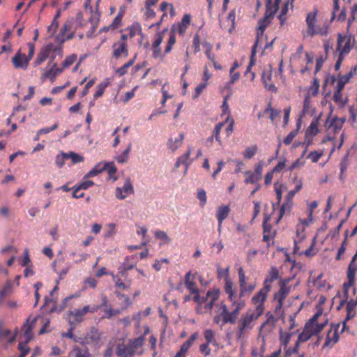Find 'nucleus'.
Wrapping results in <instances>:
<instances>
[{
    "label": "nucleus",
    "mask_w": 357,
    "mask_h": 357,
    "mask_svg": "<svg viewBox=\"0 0 357 357\" xmlns=\"http://www.w3.org/2000/svg\"><path fill=\"white\" fill-rule=\"evenodd\" d=\"M327 324L326 319L323 316L321 310L318 311L305 324L303 332L298 335L296 342V347H298L300 343L305 342L310 338L318 334ZM297 348L294 349L296 351Z\"/></svg>",
    "instance_id": "1"
},
{
    "label": "nucleus",
    "mask_w": 357,
    "mask_h": 357,
    "mask_svg": "<svg viewBox=\"0 0 357 357\" xmlns=\"http://www.w3.org/2000/svg\"><path fill=\"white\" fill-rule=\"evenodd\" d=\"M262 315L261 308H249L243 313L237 323L235 335L240 340L251 331L255 326L257 320Z\"/></svg>",
    "instance_id": "2"
},
{
    "label": "nucleus",
    "mask_w": 357,
    "mask_h": 357,
    "mask_svg": "<svg viewBox=\"0 0 357 357\" xmlns=\"http://www.w3.org/2000/svg\"><path fill=\"white\" fill-rule=\"evenodd\" d=\"M319 10L314 8L308 12L305 17L307 28L302 33L305 38H312L315 35L326 36L328 33L329 25L327 22L321 23L317 20Z\"/></svg>",
    "instance_id": "3"
},
{
    "label": "nucleus",
    "mask_w": 357,
    "mask_h": 357,
    "mask_svg": "<svg viewBox=\"0 0 357 357\" xmlns=\"http://www.w3.org/2000/svg\"><path fill=\"white\" fill-rule=\"evenodd\" d=\"M221 291L218 288H212L209 289L204 296L200 295H195L193 301L197 306L195 311L199 314H212L213 308H215V305L218 303Z\"/></svg>",
    "instance_id": "4"
},
{
    "label": "nucleus",
    "mask_w": 357,
    "mask_h": 357,
    "mask_svg": "<svg viewBox=\"0 0 357 357\" xmlns=\"http://www.w3.org/2000/svg\"><path fill=\"white\" fill-rule=\"evenodd\" d=\"M281 0H268L267 10L265 16L259 20L258 22V29L257 32V40L252 49V56L255 54V49L257 46H261L264 40V32L268 25L270 24L273 15L279 8V4Z\"/></svg>",
    "instance_id": "5"
},
{
    "label": "nucleus",
    "mask_w": 357,
    "mask_h": 357,
    "mask_svg": "<svg viewBox=\"0 0 357 357\" xmlns=\"http://www.w3.org/2000/svg\"><path fill=\"white\" fill-rule=\"evenodd\" d=\"M144 342V336L131 339L126 344H119L116 349V354L119 357H134L136 354L142 355L144 353L142 347Z\"/></svg>",
    "instance_id": "6"
},
{
    "label": "nucleus",
    "mask_w": 357,
    "mask_h": 357,
    "mask_svg": "<svg viewBox=\"0 0 357 357\" xmlns=\"http://www.w3.org/2000/svg\"><path fill=\"white\" fill-rule=\"evenodd\" d=\"M356 43L355 38L351 34L342 35L338 33L337 40V47L335 52L337 55L345 57L349 54Z\"/></svg>",
    "instance_id": "7"
},
{
    "label": "nucleus",
    "mask_w": 357,
    "mask_h": 357,
    "mask_svg": "<svg viewBox=\"0 0 357 357\" xmlns=\"http://www.w3.org/2000/svg\"><path fill=\"white\" fill-rule=\"evenodd\" d=\"M36 320V317L33 318L31 321L28 319L27 322L23 326L22 330L24 332L23 339L24 340V344H19V349L21 351L20 356L19 357H25L26 354L29 352V348L26 346V344L32 338L31 331L35 326Z\"/></svg>",
    "instance_id": "8"
},
{
    "label": "nucleus",
    "mask_w": 357,
    "mask_h": 357,
    "mask_svg": "<svg viewBox=\"0 0 357 357\" xmlns=\"http://www.w3.org/2000/svg\"><path fill=\"white\" fill-rule=\"evenodd\" d=\"M127 39L128 36L123 34L121 38L112 45V56L114 59H119L121 57L126 58L128 56Z\"/></svg>",
    "instance_id": "9"
},
{
    "label": "nucleus",
    "mask_w": 357,
    "mask_h": 357,
    "mask_svg": "<svg viewBox=\"0 0 357 357\" xmlns=\"http://www.w3.org/2000/svg\"><path fill=\"white\" fill-rule=\"evenodd\" d=\"M215 315L213 317V322L216 324L222 322L223 324H229V310L224 301H220L215 305Z\"/></svg>",
    "instance_id": "10"
},
{
    "label": "nucleus",
    "mask_w": 357,
    "mask_h": 357,
    "mask_svg": "<svg viewBox=\"0 0 357 357\" xmlns=\"http://www.w3.org/2000/svg\"><path fill=\"white\" fill-rule=\"evenodd\" d=\"M229 302L231 303V311H229V319H227V321H229V324H234L236 323L240 312L245 307V303L240 297L229 301Z\"/></svg>",
    "instance_id": "11"
},
{
    "label": "nucleus",
    "mask_w": 357,
    "mask_h": 357,
    "mask_svg": "<svg viewBox=\"0 0 357 357\" xmlns=\"http://www.w3.org/2000/svg\"><path fill=\"white\" fill-rule=\"evenodd\" d=\"M134 193V188L130 178H126L122 186L117 187L115 196L118 199H125Z\"/></svg>",
    "instance_id": "12"
},
{
    "label": "nucleus",
    "mask_w": 357,
    "mask_h": 357,
    "mask_svg": "<svg viewBox=\"0 0 357 357\" xmlns=\"http://www.w3.org/2000/svg\"><path fill=\"white\" fill-rule=\"evenodd\" d=\"M270 289V285H264V287L252 298V303L255 305L254 308L261 307V314L264 313V303Z\"/></svg>",
    "instance_id": "13"
},
{
    "label": "nucleus",
    "mask_w": 357,
    "mask_h": 357,
    "mask_svg": "<svg viewBox=\"0 0 357 357\" xmlns=\"http://www.w3.org/2000/svg\"><path fill=\"white\" fill-rule=\"evenodd\" d=\"M12 63L15 68L26 70L29 66V58L19 50L12 58Z\"/></svg>",
    "instance_id": "14"
},
{
    "label": "nucleus",
    "mask_w": 357,
    "mask_h": 357,
    "mask_svg": "<svg viewBox=\"0 0 357 357\" xmlns=\"http://www.w3.org/2000/svg\"><path fill=\"white\" fill-rule=\"evenodd\" d=\"M192 150H193L192 146H188L185 153H184L179 158H178V159L175 163V167H176V168L179 167L180 165H181L185 166V174L187 172L189 166L193 161V159L190 158V155L192 153Z\"/></svg>",
    "instance_id": "15"
},
{
    "label": "nucleus",
    "mask_w": 357,
    "mask_h": 357,
    "mask_svg": "<svg viewBox=\"0 0 357 357\" xmlns=\"http://www.w3.org/2000/svg\"><path fill=\"white\" fill-rule=\"evenodd\" d=\"M63 71V68H60L57 67L56 63H54L50 66V62L48 63V66L45 70L44 73L43 74L41 78L43 80L45 79H49L51 82H54L56 77L61 73Z\"/></svg>",
    "instance_id": "16"
},
{
    "label": "nucleus",
    "mask_w": 357,
    "mask_h": 357,
    "mask_svg": "<svg viewBox=\"0 0 357 357\" xmlns=\"http://www.w3.org/2000/svg\"><path fill=\"white\" fill-rule=\"evenodd\" d=\"M184 139V134L179 133L176 135H172L167 143L168 149L172 152L177 151L182 145Z\"/></svg>",
    "instance_id": "17"
},
{
    "label": "nucleus",
    "mask_w": 357,
    "mask_h": 357,
    "mask_svg": "<svg viewBox=\"0 0 357 357\" xmlns=\"http://www.w3.org/2000/svg\"><path fill=\"white\" fill-rule=\"evenodd\" d=\"M295 332L294 331H286L281 330L280 332V351H281L282 348H283V350L285 351L287 353H290L291 349L289 347H288V344L289 343V341L293 335H294Z\"/></svg>",
    "instance_id": "18"
},
{
    "label": "nucleus",
    "mask_w": 357,
    "mask_h": 357,
    "mask_svg": "<svg viewBox=\"0 0 357 357\" xmlns=\"http://www.w3.org/2000/svg\"><path fill=\"white\" fill-rule=\"evenodd\" d=\"M276 319L271 315L267 320L261 326L259 329V335L264 339L275 328Z\"/></svg>",
    "instance_id": "19"
},
{
    "label": "nucleus",
    "mask_w": 357,
    "mask_h": 357,
    "mask_svg": "<svg viewBox=\"0 0 357 357\" xmlns=\"http://www.w3.org/2000/svg\"><path fill=\"white\" fill-rule=\"evenodd\" d=\"M190 20L191 16L189 14H185L180 22L173 26L172 31L183 35L190 25Z\"/></svg>",
    "instance_id": "20"
},
{
    "label": "nucleus",
    "mask_w": 357,
    "mask_h": 357,
    "mask_svg": "<svg viewBox=\"0 0 357 357\" xmlns=\"http://www.w3.org/2000/svg\"><path fill=\"white\" fill-rule=\"evenodd\" d=\"M339 340L337 328H331L326 335L325 342L323 348L332 347Z\"/></svg>",
    "instance_id": "21"
},
{
    "label": "nucleus",
    "mask_w": 357,
    "mask_h": 357,
    "mask_svg": "<svg viewBox=\"0 0 357 357\" xmlns=\"http://www.w3.org/2000/svg\"><path fill=\"white\" fill-rule=\"evenodd\" d=\"M185 286L191 294L199 295V289L195 284L194 277L192 275L191 271L188 272L185 275Z\"/></svg>",
    "instance_id": "22"
},
{
    "label": "nucleus",
    "mask_w": 357,
    "mask_h": 357,
    "mask_svg": "<svg viewBox=\"0 0 357 357\" xmlns=\"http://www.w3.org/2000/svg\"><path fill=\"white\" fill-rule=\"evenodd\" d=\"M318 121L314 120L311 122L305 131V142L307 141V145L310 144L311 139L319 132Z\"/></svg>",
    "instance_id": "23"
},
{
    "label": "nucleus",
    "mask_w": 357,
    "mask_h": 357,
    "mask_svg": "<svg viewBox=\"0 0 357 357\" xmlns=\"http://www.w3.org/2000/svg\"><path fill=\"white\" fill-rule=\"evenodd\" d=\"M68 315L70 325H73L82 322L84 316V314L81 312V310H79V309L68 311Z\"/></svg>",
    "instance_id": "24"
},
{
    "label": "nucleus",
    "mask_w": 357,
    "mask_h": 357,
    "mask_svg": "<svg viewBox=\"0 0 357 357\" xmlns=\"http://www.w3.org/2000/svg\"><path fill=\"white\" fill-rule=\"evenodd\" d=\"M293 182L295 185L294 188L293 190H289L286 196V202L289 203H292V199L294 197L298 191L301 190L303 187V182L301 179L295 177L294 178Z\"/></svg>",
    "instance_id": "25"
},
{
    "label": "nucleus",
    "mask_w": 357,
    "mask_h": 357,
    "mask_svg": "<svg viewBox=\"0 0 357 357\" xmlns=\"http://www.w3.org/2000/svg\"><path fill=\"white\" fill-rule=\"evenodd\" d=\"M224 289L227 295L228 300L232 301L234 299L238 298L236 294V289L234 288V284L231 279H229L227 280L224 281Z\"/></svg>",
    "instance_id": "26"
},
{
    "label": "nucleus",
    "mask_w": 357,
    "mask_h": 357,
    "mask_svg": "<svg viewBox=\"0 0 357 357\" xmlns=\"http://www.w3.org/2000/svg\"><path fill=\"white\" fill-rule=\"evenodd\" d=\"M289 287H287L285 283L281 282L280 290L275 294V302H281L283 303L289 293Z\"/></svg>",
    "instance_id": "27"
},
{
    "label": "nucleus",
    "mask_w": 357,
    "mask_h": 357,
    "mask_svg": "<svg viewBox=\"0 0 357 357\" xmlns=\"http://www.w3.org/2000/svg\"><path fill=\"white\" fill-rule=\"evenodd\" d=\"M333 100L340 108H343L347 103L348 99L347 96H344L342 90L336 88L333 93Z\"/></svg>",
    "instance_id": "28"
},
{
    "label": "nucleus",
    "mask_w": 357,
    "mask_h": 357,
    "mask_svg": "<svg viewBox=\"0 0 357 357\" xmlns=\"http://www.w3.org/2000/svg\"><path fill=\"white\" fill-rule=\"evenodd\" d=\"M52 48V45H48L43 47L38 54L37 58L35 61V63L36 65H40L41 63H43L49 57Z\"/></svg>",
    "instance_id": "29"
},
{
    "label": "nucleus",
    "mask_w": 357,
    "mask_h": 357,
    "mask_svg": "<svg viewBox=\"0 0 357 357\" xmlns=\"http://www.w3.org/2000/svg\"><path fill=\"white\" fill-rule=\"evenodd\" d=\"M262 82L264 84V86L266 89L271 91H276V87L271 82V71L266 70L264 71L261 76Z\"/></svg>",
    "instance_id": "30"
},
{
    "label": "nucleus",
    "mask_w": 357,
    "mask_h": 357,
    "mask_svg": "<svg viewBox=\"0 0 357 357\" xmlns=\"http://www.w3.org/2000/svg\"><path fill=\"white\" fill-rule=\"evenodd\" d=\"M229 211L230 209L229 206H221L218 207L216 217L218 222H220V227L221 226L223 220L228 216Z\"/></svg>",
    "instance_id": "31"
},
{
    "label": "nucleus",
    "mask_w": 357,
    "mask_h": 357,
    "mask_svg": "<svg viewBox=\"0 0 357 357\" xmlns=\"http://www.w3.org/2000/svg\"><path fill=\"white\" fill-rule=\"evenodd\" d=\"M348 281L343 284L344 289V295L345 298V301L349 299V290L351 289L353 293L355 294L356 289L354 287L355 283L354 278H347Z\"/></svg>",
    "instance_id": "32"
},
{
    "label": "nucleus",
    "mask_w": 357,
    "mask_h": 357,
    "mask_svg": "<svg viewBox=\"0 0 357 357\" xmlns=\"http://www.w3.org/2000/svg\"><path fill=\"white\" fill-rule=\"evenodd\" d=\"M124 15V10L121 9L117 16L114 18L112 23L107 27H104L103 31H108L109 29H115L121 26L122 17Z\"/></svg>",
    "instance_id": "33"
},
{
    "label": "nucleus",
    "mask_w": 357,
    "mask_h": 357,
    "mask_svg": "<svg viewBox=\"0 0 357 357\" xmlns=\"http://www.w3.org/2000/svg\"><path fill=\"white\" fill-rule=\"evenodd\" d=\"M13 284L10 280H8L0 291V303H2L4 297L10 296L13 292Z\"/></svg>",
    "instance_id": "34"
},
{
    "label": "nucleus",
    "mask_w": 357,
    "mask_h": 357,
    "mask_svg": "<svg viewBox=\"0 0 357 357\" xmlns=\"http://www.w3.org/2000/svg\"><path fill=\"white\" fill-rule=\"evenodd\" d=\"M356 71V68H354L353 70H350L348 73L346 75L340 77L336 88L339 89L343 90L344 85L349 81V79L352 77L354 75V73Z\"/></svg>",
    "instance_id": "35"
},
{
    "label": "nucleus",
    "mask_w": 357,
    "mask_h": 357,
    "mask_svg": "<svg viewBox=\"0 0 357 357\" xmlns=\"http://www.w3.org/2000/svg\"><path fill=\"white\" fill-rule=\"evenodd\" d=\"M279 278V271L277 268L272 267L269 271L268 275L264 280V285H270L271 284Z\"/></svg>",
    "instance_id": "36"
},
{
    "label": "nucleus",
    "mask_w": 357,
    "mask_h": 357,
    "mask_svg": "<svg viewBox=\"0 0 357 357\" xmlns=\"http://www.w3.org/2000/svg\"><path fill=\"white\" fill-rule=\"evenodd\" d=\"M135 59H136V56H135V57L132 59H130L129 61H128L127 63H126L123 66H122L121 67L119 68H116L115 70V73L119 76V77H122L124 75H126L127 73H128V68L132 66L134 63H135Z\"/></svg>",
    "instance_id": "37"
},
{
    "label": "nucleus",
    "mask_w": 357,
    "mask_h": 357,
    "mask_svg": "<svg viewBox=\"0 0 357 357\" xmlns=\"http://www.w3.org/2000/svg\"><path fill=\"white\" fill-rule=\"evenodd\" d=\"M132 149V144H129L127 149L121 153L115 156V160L121 164L126 163L129 157L130 152Z\"/></svg>",
    "instance_id": "38"
},
{
    "label": "nucleus",
    "mask_w": 357,
    "mask_h": 357,
    "mask_svg": "<svg viewBox=\"0 0 357 357\" xmlns=\"http://www.w3.org/2000/svg\"><path fill=\"white\" fill-rule=\"evenodd\" d=\"M106 231L104 234V237L106 238H112L117 233L116 224L114 222H109L106 225Z\"/></svg>",
    "instance_id": "39"
},
{
    "label": "nucleus",
    "mask_w": 357,
    "mask_h": 357,
    "mask_svg": "<svg viewBox=\"0 0 357 357\" xmlns=\"http://www.w3.org/2000/svg\"><path fill=\"white\" fill-rule=\"evenodd\" d=\"M275 191L277 195V199L278 203L282 201V194L284 192L287 191L288 188L285 184L275 183L274 184Z\"/></svg>",
    "instance_id": "40"
},
{
    "label": "nucleus",
    "mask_w": 357,
    "mask_h": 357,
    "mask_svg": "<svg viewBox=\"0 0 357 357\" xmlns=\"http://www.w3.org/2000/svg\"><path fill=\"white\" fill-rule=\"evenodd\" d=\"M357 257V254H356L349 265V267H348V270H347V278H355V276H356V273L357 272V264L355 262V260H356V258Z\"/></svg>",
    "instance_id": "41"
},
{
    "label": "nucleus",
    "mask_w": 357,
    "mask_h": 357,
    "mask_svg": "<svg viewBox=\"0 0 357 357\" xmlns=\"http://www.w3.org/2000/svg\"><path fill=\"white\" fill-rule=\"evenodd\" d=\"M319 89V83L317 79L313 80L312 85L310 86L307 91L306 96H316L318 94Z\"/></svg>",
    "instance_id": "42"
},
{
    "label": "nucleus",
    "mask_w": 357,
    "mask_h": 357,
    "mask_svg": "<svg viewBox=\"0 0 357 357\" xmlns=\"http://www.w3.org/2000/svg\"><path fill=\"white\" fill-rule=\"evenodd\" d=\"M100 20V13L96 11L95 13H93L91 15V17H90V22L92 26V32L89 34L87 33V36H91V33L95 31Z\"/></svg>",
    "instance_id": "43"
},
{
    "label": "nucleus",
    "mask_w": 357,
    "mask_h": 357,
    "mask_svg": "<svg viewBox=\"0 0 357 357\" xmlns=\"http://www.w3.org/2000/svg\"><path fill=\"white\" fill-rule=\"evenodd\" d=\"M154 234L155 237L157 239L162 241L163 243L168 244L171 242L170 238L165 231L157 230L154 232Z\"/></svg>",
    "instance_id": "44"
},
{
    "label": "nucleus",
    "mask_w": 357,
    "mask_h": 357,
    "mask_svg": "<svg viewBox=\"0 0 357 357\" xmlns=\"http://www.w3.org/2000/svg\"><path fill=\"white\" fill-rule=\"evenodd\" d=\"M244 174L246 176V178L245 179V183L255 184L261 179L258 178L253 172L250 171H245L244 172Z\"/></svg>",
    "instance_id": "45"
},
{
    "label": "nucleus",
    "mask_w": 357,
    "mask_h": 357,
    "mask_svg": "<svg viewBox=\"0 0 357 357\" xmlns=\"http://www.w3.org/2000/svg\"><path fill=\"white\" fill-rule=\"evenodd\" d=\"M292 8H293V3L290 2L289 0H287L285 2V3L283 5V6L282 8L281 13L279 15V18L282 23L285 20V18L283 17V16H284L288 13L289 9H292Z\"/></svg>",
    "instance_id": "46"
},
{
    "label": "nucleus",
    "mask_w": 357,
    "mask_h": 357,
    "mask_svg": "<svg viewBox=\"0 0 357 357\" xmlns=\"http://www.w3.org/2000/svg\"><path fill=\"white\" fill-rule=\"evenodd\" d=\"M257 146L256 145H253L249 147H247L244 152H243V156L245 158L250 159L252 158L257 153Z\"/></svg>",
    "instance_id": "47"
},
{
    "label": "nucleus",
    "mask_w": 357,
    "mask_h": 357,
    "mask_svg": "<svg viewBox=\"0 0 357 357\" xmlns=\"http://www.w3.org/2000/svg\"><path fill=\"white\" fill-rule=\"evenodd\" d=\"M68 159H70L73 164L79 163L83 162L84 158L81 155L76 153L75 152L70 151L67 153Z\"/></svg>",
    "instance_id": "48"
},
{
    "label": "nucleus",
    "mask_w": 357,
    "mask_h": 357,
    "mask_svg": "<svg viewBox=\"0 0 357 357\" xmlns=\"http://www.w3.org/2000/svg\"><path fill=\"white\" fill-rule=\"evenodd\" d=\"M69 357H91L90 354L86 350L74 349L70 354Z\"/></svg>",
    "instance_id": "49"
},
{
    "label": "nucleus",
    "mask_w": 357,
    "mask_h": 357,
    "mask_svg": "<svg viewBox=\"0 0 357 357\" xmlns=\"http://www.w3.org/2000/svg\"><path fill=\"white\" fill-rule=\"evenodd\" d=\"M68 159L67 153L62 152L55 158V163L59 168H61L64 164L66 160Z\"/></svg>",
    "instance_id": "50"
},
{
    "label": "nucleus",
    "mask_w": 357,
    "mask_h": 357,
    "mask_svg": "<svg viewBox=\"0 0 357 357\" xmlns=\"http://www.w3.org/2000/svg\"><path fill=\"white\" fill-rule=\"evenodd\" d=\"M255 287H256V285L254 283L250 284L248 285L247 284H245V285L244 286V289L243 288L240 289L238 297L242 298L246 294L251 293L255 289Z\"/></svg>",
    "instance_id": "51"
},
{
    "label": "nucleus",
    "mask_w": 357,
    "mask_h": 357,
    "mask_svg": "<svg viewBox=\"0 0 357 357\" xmlns=\"http://www.w3.org/2000/svg\"><path fill=\"white\" fill-rule=\"evenodd\" d=\"M292 207V203L285 202L280 207L279 221L286 213H289Z\"/></svg>",
    "instance_id": "52"
},
{
    "label": "nucleus",
    "mask_w": 357,
    "mask_h": 357,
    "mask_svg": "<svg viewBox=\"0 0 357 357\" xmlns=\"http://www.w3.org/2000/svg\"><path fill=\"white\" fill-rule=\"evenodd\" d=\"M218 278L220 279H223L224 281L231 279L229 276V267H227L225 269L218 268Z\"/></svg>",
    "instance_id": "53"
},
{
    "label": "nucleus",
    "mask_w": 357,
    "mask_h": 357,
    "mask_svg": "<svg viewBox=\"0 0 357 357\" xmlns=\"http://www.w3.org/2000/svg\"><path fill=\"white\" fill-rule=\"evenodd\" d=\"M222 116H225V122H227L230 119V111L229 108V105L227 102V98H225L224 101L222 105Z\"/></svg>",
    "instance_id": "54"
},
{
    "label": "nucleus",
    "mask_w": 357,
    "mask_h": 357,
    "mask_svg": "<svg viewBox=\"0 0 357 357\" xmlns=\"http://www.w3.org/2000/svg\"><path fill=\"white\" fill-rule=\"evenodd\" d=\"M77 60V55L73 54L66 58L62 63L63 69L69 68Z\"/></svg>",
    "instance_id": "55"
},
{
    "label": "nucleus",
    "mask_w": 357,
    "mask_h": 357,
    "mask_svg": "<svg viewBox=\"0 0 357 357\" xmlns=\"http://www.w3.org/2000/svg\"><path fill=\"white\" fill-rule=\"evenodd\" d=\"M97 280L93 278H88L84 281V285L82 290H85L87 288L90 287L94 289L96 287Z\"/></svg>",
    "instance_id": "56"
},
{
    "label": "nucleus",
    "mask_w": 357,
    "mask_h": 357,
    "mask_svg": "<svg viewBox=\"0 0 357 357\" xmlns=\"http://www.w3.org/2000/svg\"><path fill=\"white\" fill-rule=\"evenodd\" d=\"M112 278H113V280L115 282L116 287H118V288H119L121 289H123V290H126V289H130V284H124L121 280V279H119V278H117L116 275H114L113 274H112Z\"/></svg>",
    "instance_id": "57"
},
{
    "label": "nucleus",
    "mask_w": 357,
    "mask_h": 357,
    "mask_svg": "<svg viewBox=\"0 0 357 357\" xmlns=\"http://www.w3.org/2000/svg\"><path fill=\"white\" fill-rule=\"evenodd\" d=\"M71 29V26L70 24L68 23H66L63 25V28H62V30H61V35H62V39H61V41L63 42L66 40H68L70 38H71L73 37V34H68L67 36H66V33L67 31H69Z\"/></svg>",
    "instance_id": "58"
},
{
    "label": "nucleus",
    "mask_w": 357,
    "mask_h": 357,
    "mask_svg": "<svg viewBox=\"0 0 357 357\" xmlns=\"http://www.w3.org/2000/svg\"><path fill=\"white\" fill-rule=\"evenodd\" d=\"M108 83H109L108 82H102L97 86V90H96V93H94L95 98H98L103 94L105 88L108 85Z\"/></svg>",
    "instance_id": "59"
},
{
    "label": "nucleus",
    "mask_w": 357,
    "mask_h": 357,
    "mask_svg": "<svg viewBox=\"0 0 357 357\" xmlns=\"http://www.w3.org/2000/svg\"><path fill=\"white\" fill-rule=\"evenodd\" d=\"M59 13L54 18L52 24L47 27V31L50 33V36H52L55 32L59 26V22L57 20V17L59 16Z\"/></svg>",
    "instance_id": "60"
},
{
    "label": "nucleus",
    "mask_w": 357,
    "mask_h": 357,
    "mask_svg": "<svg viewBox=\"0 0 357 357\" xmlns=\"http://www.w3.org/2000/svg\"><path fill=\"white\" fill-rule=\"evenodd\" d=\"M197 198L200 201V206L203 207L206 203V192L204 190L199 189L197 191Z\"/></svg>",
    "instance_id": "61"
},
{
    "label": "nucleus",
    "mask_w": 357,
    "mask_h": 357,
    "mask_svg": "<svg viewBox=\"0 0 357 357\" xmlns=\"http://www.w3.org/2000/svg\"><path fill=\"white\" fill-rule=\"evenodd\" d=\"M214 332L211 329H206L204 332V336L208 344L213 343Z\"/></svg>",
    "instance_id": "62"
},
{
    "label": "nucleus",
    "mask_w": 357,
    "mask_h": 357,
    "mask_svg": "<svg viewBox=\"0 0 357 357\" xmlns=\"http://www.w3.org/2000/svg\"><path fill=\"white\" fill-rule=\"evenodd\" d=\"M117 296L119 300L122 301L123 307L126 308L132 304V301L129 296L121 294H118Z\"/></svg>",
    "instance_id": "63"
},
{
    "label": "nucleus",
    "mask_w": 357,
    "mask_h": 357,
    "mask_svg": "<svg viewBox=\"0 0 357 357\" xmlns=\"http://www.w3.org/2000/svg\"><path fill=\"white\" fill-rule=\"evenodd\" d=\"M322 155L323 151H315L310 153L307 158H310L312 162H317Z\"/></svg>",
    "instance_id": "64"
}]
</instances>
